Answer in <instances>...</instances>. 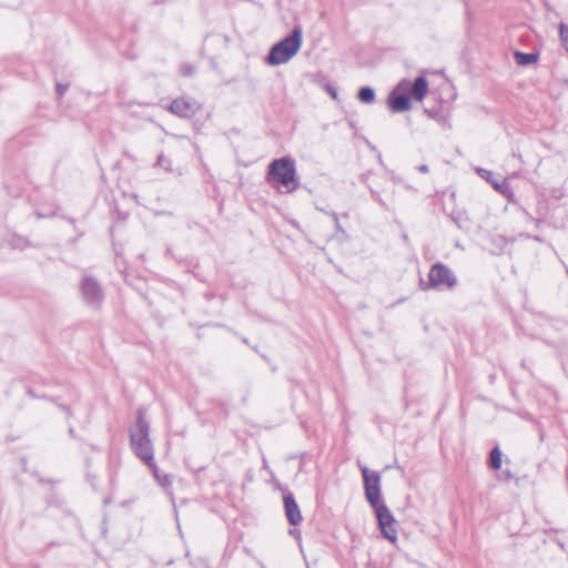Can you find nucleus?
Wrapping results in <instances>:
<instances>
[{
	"mask_svg": "<svg viewBox=\"0 0 568 568\" xmlns=\"http://www.w3.org/2000/svg\"><path fill=\"white\" fill-rule=\"evenodd\" d=\"M558 31H559V40H560L561 47L568 53V26L561 22L558 26Z\"/></svg>",
	"mask_w": 568,
	"mask_h": 568,
	"instance_id": "17",
	"label": "nucleus"
},
{
	"mask_svg": "<svg viewBox=\"0 0 568 568\" xmlns=\"http://www.w3.org/2000/svg\"><path fill=\"white\" fill-rule=\"evenodd\" d=\"M361 471L364 479L365 496L367 501L377 511V507L383 504L381 499V476L376 471H369L366 466L361 467Z\"/></svg>",
	"mask_w": 568,
	"mask_h": 568,
	"instance_id": "5",
	"label": "nucleus"
},
{
	"mask_svg": "<svg viewBox=\"0 0 568 568\" xmlns=\"http://www.w3.org/2000/svg\"><path fill=\"white\" fill-rule=\"evenodd\" d=\"M156 165L160 168H163L164 170H168V171L171 170L170 161L163 154L159 155V158L156 160Z\"/></svg>",
	"mask_w": 568,
	"mask_h": 568,
	"instance_id": "18",
	"label": "nucleus"
},
{
	"mask_svg": "<svg viewBox=\"0 0 568 568\" xmlns=\"http://www.w3.org/2000/svg\"><path fill=\"white\" fill-rule=\"evenodd\" d=\"M457 278L452 270L442 263H436L428 273V287L436 290H452L456 286Z\"/></svg>",
	"mask_w": 568,
	"mask_h": 568,
	"instance_id": "4",
	"label": "nucleus"
},
{
	"mask_svg": "<svg viewBox=\"0 0 568 568\" xmlns=\"http://www.w3.org/2000/svg\"><path fill=\"white\" fill-rule=\"evenodd\" d=\"M515 61L519 65H528L535 63L538 60L537 53H524L516 51L514 54Z\"/></svg>",
	"mask_w": 568,
	"mask_h": 568,
	"instance_id": "14",
	"label": "nucleus"
},
{
	"mask_svg": "<svg viewBox=\"0 0 568 568\" xmlns=\"http://www.w3.org/2000/svg\"><path fill=\"white\" fill-rule=\"evenodd\" d=\"M146 466L152 471L154 479L161 487H163L164 489H168L172 485L171 476L168 474H161L155 462H152L151 464H148Z\"/></svg>",
	"mask_w": 568,
	"mask_h": 568,
	"instance_id": "13",
	"label": "nucleus"
},
{
	"mask_svg": "<svg viewBox=\"0 0 568 568\" xmlns=\"http://www.w3.org/2000/svg\"><path fill=\"white\" fill-rule=\"evenodd\" d=\"M410 95L417 101H423L428 93V81L425 77H417L415 81L409 84Z\"/></svg>",
	"mask_w": 568,
	"mask_h": 568,
	"instance_id": "11",
	"label": "nucleus"
},
{
	"mask_svg": "<svg viewBox=\"0 0 568 568\" xmlns=\"http://www.w3.org/2000/svg\"><path fill=\"white\" fill-rule=\"evenodd\" d=\"M130 446L134 455L145 465L154 462V448L150 438V424L145 419V409L140 407L136 420L129 429Z\"/></svg>",
	"mask_w": 568,
	"mask_h": 568,
	"instance_id": "1",
	"label": "nucleus"
},
{
	"mask_svg": "<svg viewBox=\"0 0 568 568\" xmlns=\"http://www.w3.org/2000/svg\"><path fill=\"white\" fill-rule=\"evenodd\" d=\"M417 170H418L420 173H424V174L428 173V171H429L428 165H426V164H420V165L417 168Z\"/></svg>",
	"mask_w": 568,
	"mask_h": 568,
	"instance_id": "22",
	"label": "nucleus"
},
{
	"mask_svg": "<svg viewBox=\"0 0 568 568\" xmlns=\"http://www.w3.org/2000/svg\"><path fill=\"white\" fill-rule=\"evenodd\" d=\"M373 197L377 200L378 195L375 192H373Z\"/></svg>",
	"mask_w": 568,
	"mask_h": 568,
	"instance_id": "24",
	"label": "nucleus"
},
{
	"mask_svg": "<svg viewBox=\"0 0 568 568\" xmlns=\"http://www.w3.org/2000/svg\"><path fill=\"white\" fill-rule=\"evenodd\" d=\"M183 75H191L193 73V68L191 65H184L181 69Z\"/></svg>",
	"mask_w": 568,
	"mask_h": 568,
	"instance_id": "21",
	"label": "nucleus"
},
{
	"mask_svg": "<svg viewBox=\"0 0 568 568\" xmlns=\"http://www.w3.org/2000/svg\"><path fill=\"white\" fill-rule=\"evenodd\" d=\"M408 88L407 81H402L396 89L388 97V105L394 112H405L410 109V101L408 95L397 93V91H405Z\"/></svg>",
	"mask_w": 568,
	"mask_h": 568,
	"instance_id": "8",
	"label": "nucleus"
},
{
	"mask_svg": "<svg viewBox=\"0 0 568 568\" xmlns=\"http://www.w3.org/2000/svg\"><path fill=\"white\" fill-rule=\"evenodd\" d=\"M169 111L180 118H191L197 111V104L192 99H175L169 105Z\"/></svg>",
	"mask_w": 568,
	"mask_h": 568,
	"instance_id": "9",
	"label": "nucleus"
},
{
	"mask_svg": "<svg viewBox=\"0 0 568 568\" xmlns=\"http://www.w3.org/2000/svg\"><path fill=\"white\" fill-rule=\"evenodd\" d=\"M476 171L478 175L489 182L496 191L503 194L507 191V182L505 180L499 181L491 171L481 168H478Z\"/></svg>",
	"mask_w": 568,
	"mask_h": 568,
	"instance_id": "12",
	"label": "nucleus"
},
{
	"mask_svg": "<svg viewBox=\"0 0 568 568\" xmlns=\"http://www.w3.org/2000/svg\"><path fill=\"white\" fill-rule=\"evenodd\" d=\"M489 466L495 470L501 467V452L498 447L493 448L489 454Z\"/></svg>",
	"mask_w": 568,
	"mask_h": 568,
	"instance_id": "16",
	"label": "nucleus"
},
{
	"mask_svg": "<svg viewBox=\"0 0 568 568\" xmlns=\"http://www.w3.org/2000/svg\"><path fill=\"white\" fill-rule=\"evenodd\" d=\"M81 294L84 302L92 306H98L103 300V291L97 280L84 276L81 282Z\"/></svg>",
	"mask_w": 568,
	"mask_h": 568,
	"instance_id": "7",
	"label": "nucleus"
},
{
	"mask_svg": "<svg viewBox=\"0 0 568 568\" xmlns=\"http://www.w3.org/2000/svg\"><path fill=\"white\" fill-rule=\"evenodd\" d=\"M325 89H326L327 93H328V94H329L334 100H337V98H338V93H337L336 88H334V87H333V85H331V84H327V85L325 87Z\"/></svg>",
	"mask_w": 568,
	"mask_h": 568,
	"instance_id": "20",
	"label": "nucleus"
},
{
	"mask_svg": "<svg viewBox=\"0 0 568 568\" xmlns=\"http://www.w3.org/2000/svg\"><path fill=\"white\" fill-rule=\"evenodd\" d=\"M284 501V508H285V515L287 517V520L291 525L296 526L298 525L303 517L300 510L298 505L296 504L294 497L292 494H287L283 498Z\"/></svg>",
	"mask_w": 568,
	"mask_h": 568,
	"instance_id": "10",
	"label": "nucleus"
},
{
	"mask_svg": "<svg viewBox=\"0 0 568 568\" xmlns=\"http://www.w3.org/2000/svg\"><path fill=\"white\" fill-rule=\"evenodd\" d=\"M376 517L383 536L392 542L397 539L396 520L386 505L377 507Z\"/></svg>",
	"mask_w": 568,
	"mask_h": 568,
	"instance_id": "6",
	"label": "nucleus"
},
{
	"mask_svg": "<svg viewBox=\"0 0 568 568\" xmlns=\"http://www.w3.org/2000/svg\"><path fill=\"white\" fill-rule=\"evenodd\" d=\"M57 94L59 98H62L65 91L68 90V84L58 82L55 84Z\"/></svg>",
	"mask_w": 568,
	"mask_h": 568,
	"instance_id": "19",
	"label": "nucleus"
},
{
	"mask_svg": "<svg viewBox=\"0 0 568 568\" xmlns=\"http://www.w3.org/2000/svg\"><path fill=\"white\" fill-rule=\"evenodd\" d=\"M331 215H332V217H333V220H334V222H335L336 226L338 227V226H339V221H338V216H337V214H336V213H332Z\"/></svg>",
	"mask_w": 568,
	"mask_h": 568,
	"instance_id": "23",
	"label": "nucleus"
},
{
	"mask_svg": "<svg viewBox=\"0 0 568 568\" xmlns=\"http://www.w3.org/2000/svg\"><path fill=\"white\" fill-rule=\"evenodd\" d=\"M268 175L283 186H288L296 178L295 161L292 158H281L270 164Z\"/></svg>",
	"mask_w": 568,
	"mask_h": 568,
	"instance_id": "3",
	"label": "nucleus"
},
{
	"mask_svg": "<svg viewBox=\"0 0 568 568\" xmlns=\"http://www.w3.org/2000/svg\"><path fill=\"white\" fill-rule=\"evenodd\" d=\"M357 97L363 103H373L375 100V92L371 87H363L359 89Z\"/></svg>",
	"mask_w": 568,
	"mask_h": 568,
	"instance_id": "15",
	"label": "nucleus"
},
{
	"mask_svg": "<svg viewBox=\"0 0 568 568\" xmlns=\"http://www.w3.org/2000/svg\"><path fill=\"white\" fill-rule=\"evenodd\" d=\"M303 34L301 27H294L291 34L275 43L266 58L271 65L287 63L301 49Z\"/></svg>",
	"mask_w": 568,
	"mask_h": 568,
	"instance_id": "2",
	"label": "nucleus"
}]
</instances>
